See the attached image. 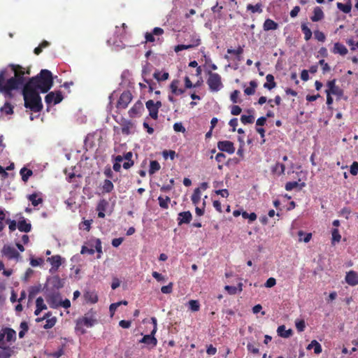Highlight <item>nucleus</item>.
I'll return each mask as SVG.
<instances>
[{
    "label": "nucleus",
    "mask_w": 358,
    "mask_h": 358,
    "mask_svg": "<svg viewBox=\"0 0 358 358\" xmlns=\"http://www.w3.org/2000/svg\"><path fill=\"white\" fill-rule=\"evenodd\" d=\"M1 253L3 256H5L8 259H15L19 261L21 256L20 254L12 246L9 245H4Z\"/></svg>",
    "instance_id": "10"
},
{
    "label": "nucleus",
    "mask_w": 358,
    "mask_h": 358,
    "mask_svg": "<svg viewBox=\"0 0 358 358\" xmlns=\"http://www.w3.org/2000/svg\"><path fill=\"white\" fill-rule=\"evenodd\" d=\"M192 218V213L189 211L181 212L178 214V224L181 225L182 224H189Z\"/></svg>",
    "instance_id": "18"
},
{
    "label": "nucleus",
    "mask_w": 358,
    "mask_h": 358,
    "mask_svg": "<svg viewBox=\"0 0 358 358\" xmlns=\"http://www.w3.org/2000/svg\"><path fill=\"white\" fill-rule=\"evenodd\" d=\"M86 301L91 303H95L98 301V296L95 292L88 291L84 294Z\"/></svg>",
    "instance_id": "30"
},
{
    "label": "nucleus",
    "mask_w": 358,
    "mask_h": 358,
    "mask_svg": "<svg viewBox=\"0 0 358 358\" xmlns=\"http://www.w3.org/2000/svg\"><path fill=\"white\" fill-rule=\"evenodd\" d=\"M266 83L264 84V87L271 90L275 87L276 83L275 82L274 76L272 74H268L266 76Z\"/></svg>",
    "instance_id": "29"
},
{
    "label": "nucleus",
    "mask_w": 358,
    "mask_h": 358,
    "mask_svg": "<svg viewBox=\"0 0 358 358\" xmlns=\"http://www.w3.org/2000/svg\"><path fill=\"white\" fill-rule=\"evenodd\" d=\"M312 348L314 349V352L317 355L321 353L322 351L321 345L316 340L312 341L307 347L308 350H310Z\"/></svg>",
    "instance_id": "34"
},
{
    "label": "nucleus",
    "mask_w": 358,
    "mask_h": 358,
    "mask_svg": "<svg viewBox=\"0 0 358 358\" xmlns=\"http://www.w3.org/2000/svg\"><path fill=\"white\" fill-rule=\"evenodd\" d=\"M208 78L207 84L211 92H215L220 91L223 87L222 78L217 73H213L211 71H208Z\"/></svg>",
    "instance_id": "5"
},
{
    "label": "nucleus",
    "mask_w": 358,
    "mask_h": 358,
    "mask_svg": "<svg viewBox=\"0 0 358 358\" xmlns=\"http://www.w3.org/2000/svg\"><path fill=\"white\" fill-rule=\"evenodd\" d=\"M47 262L50 263L55 271H57L62 264V257L59 255H54L48 257Z\"/></svg>",
    "instance_id": "24"
},
{
    "label": "nucleus",
    "mask_w": 358,
    "mask_h": 358,
    "mask_svg": "<svg viewBox=\"0 0 358 358\" xmlns=\"http://www.w3.org/2000/svg\"><path fill=\"white\" fill-rule=\"evenodd\" d=\"M196 44H194V45H184V44H180V45H176L175 48H174V50L176 52H178L180 51H182V50H188V49H191V48H194V45Z\"/></svg>",
    "instance_id": "53"
},
{
    "label": "nucleus",
    "mask_w": 358,
    "mask_h": 358,
    "mask_svg": "<svg viewBox=\"0 0 358 358\" xmlns=\"http://www.w3.org/2000/svg\"><path fill=\"white\" fill-rule=\"evenodd\" d=\"M161 166L159 163L156 160H152L150 163L149 174L153 175L155 173L160 169Z\"/></svg>",
    "instance_id": "44"
},
{
    "label": "nucleus",
    "mask_w": 358,
    "mask_h": 358,
    "mask_svg": "<svg viewBox=\"0 0 358 358\" xmlns=\"http://www.w3.org/2000/svg\"><path fill=\"white\" fill-rule=\"evenodd\" d=\"M164 33V31L162 28L160 27H155L150 32H145V41L142 42V43H161L162 40H160V36H162Z\"/></svg>",
    "instance_id": "8"
},
{
    "label": "nucleus",
    "mask_w": 358,
    "mask_h": 358,
    "mask_svg": "<svg viewBox=\"0 0 358 358\" xmlns=\"http://www.w3.org/2000/svg\"><path fill=\"white\" fill-rule=\"evenodd\" d=\"M242 217L244 219H249L250 222L255 221L257 219V215L255 213H248L246 211H243L242 213Z\"/></svg>",
    "instance_id": "55"
},
{
    "label": "nucleus",
    "mask_w": 358,
    "mask_h": 358,
    "mask_svg": "<svg viewBox=\"0 0 358 358\" xmlns=\"http://www.w3.org/2000/svg\"><path fill=\"white\" fill-rule=\"evenodd\" d=\"M241 121L244 124H252L255 121V117L252 115H242L241 117Z\"/></svg>",
    "instance_id": "49"
},
{
    "label": "nucleus",
    "mask_w": 358,
    "mask_h": 358,
    "mask_svg": "<svg viewBox=\"0 0 358 358\" xmlns=\"http://www.w3.org/2000/svg\"><path fill=\"white\" fill-rule=\"evenodd\" d=\"M17 229L22 232H29L31 229V224L26 221L24 218L17 223Z\"/></svg>",
    "instance_id": "26"
},
{
    "label": "nucleus",
    "mask_w": 358,
    "mask_h": 358,
    "mask_svg": "<svg viewBox=\"0 0 358 358\" xmlns=\"http://www.w3.org/2000/svg\"><path fill=\"white\" fill-rule=\"evenodd\" d=\"M113 188L114 185L110 180L106 179L103 181V184L101 187L103 193H110L113 191Z\"/></svg>",
    "instance_id": "35"
},
{
    "label": "nucleus",
    "mask_w": 358,
    "mask_h": 358,
    "mask_svg": "<svg viewBox=\"0 0 358 358\" xmlns=\"http://www.w3.org/2000/svg\"><path fill=\"white\" fill-rule=\"evenodd\" d=\"M173 282H170L169 285L162 286L161 291L164 294H171L173 291Z\"/></svg>",
    "instance_id": "59"
},
{
    "label": "nucleus",
    "mask_w": 358,
    "mask_h": 358,
    "mask_svg": "<svg viewBox=\"0 0 358 358\" xmlns=\"http://www.w3.org/2000/svg\"><path fill=\"white\" fill-rule=\"evenodd\" d=\"M95 252V250L93 248H89L85 245L82 246L80 253L82 255L85 254H89V255H94Z\"/></svg>",
    "instance_id": "60"
},
{
    "label": "nucleus",
    "mask_w": 358,
    "mask_h": 358,
    "mask_svg": "<svg viewBox=\"0 0 358 358\" xmlns=\"http://www.w3.org/2000/svg\"><path fill=\"white\" fill-rule=\"evenodd\" d=\"M191 200L194 205H197L201 200V189L199 187L196 188L191 196Z\"/></svg>",
    "instance_id": "41"
},
{
    "label": "nucleus",
    "mask_w": 358,
    "mask_h": 358,
    "mask_svg": "<svg viewBox=\"0 0 358 358\" xmlns=\"http://www.w3.org/2000/svg\"><path fill=\"white\" fill-rule=\"evenodd\" d=\"M243 52V48L242 46L239 45L237 49L233 50V49H227V53L228 54H233L236 55V56H240Z\"/></svg>",
    "instance_id": "57"
},
{
    "label": "nucleus",
    "mask_w": 358,
    "mask_h": 358,
    "mask_svg": "<svg viewBox=\"0 0 358 358\" xmlns=\"http://www.w3.org/2000/svg\"><path fill=\"white\" fill-rule=\"evenodd\" d=\"M96 322V320L95 318V313L91 310L88 313H87L82 318H79L77 320L76 323V329H81L82 326H85L86 327H92Z\"/></svg>",
    "instance_id": "7"
},
{
    "label": "nucleus",
    "mask_w": 358,
    "mask_h": 358,
    "mask_svg": "<svg viewBox=\"0 0 358 358\" xmlns=\"http://www.w3.org/2000/svg\"><path fill=\"white\" fill-rule=\"evenodd\" d=\"M56 322H57V318L55 317H52L46 319L45 324L43 327L44 329H51L52 327H53L55 325Z\"/></svg>",
    "instance_id": "51"
},
{
    "label": "nucleus",
    "mask_w": 358,
    "mask_h": 358,
    "mask_svg": "<svg viewBox=\"0 0 358 358\" xmlns=\"http://www.w3.org/2000/svg\"><path fill=\"white\" fill-rule=\"evenodd\" d=\"M6 342H15L16 341V331L9 327H3L0 330V348L6 346Z\"/></svg>",
    "instance_id": "6"
},
{
    "label": "nucleus",
    "mask_w": 358,
    "mask_h": 358,
    "mask_svg": "<svg viewBox=\"0 0 358 358\" xmlns=\"http://www.w3.org/2000/svg\"><path fill=\"white\" fill-rule=\"evenodd\" d=\"M350 173L352 176H357L358 173V162H352V165L350 166Z\"/></svg>",
    "instance_id": "61"
},
{
    "label": "nucleus",
    "mask_w": 358,
    "mask_h": 358,
    "mask_svg": "<svg viewBox=\"0 0 358 358\" xmlns=\"http://www.w3.org/2000/svg\"><path fill=\"white\" fill-rule=\"evenodd\" d=\"M132 94L130 91H124L117 100L116 107L118 109H125L132 100Z\"/></svg>",
    "instance_id": "9"
},
{
    "label": "nucleus",
    "mask_w": 358,
    "mask_h": 358,
    "mask_svg": "<svg viewBox=\"0 0 358 358\" xmlns=\"http://www.w3.org/2000/svg\"><path fill=\"white\" fill-rule=\"evenodd\" d=\"M153 77L159 82L164 81L169 79V73L168 72H164L162 73L159 70H156L153 73Z\"/></svg>",
    "instance_id": "33"
},
{
    "label": "nucleus",
    "mask_w": 358,
    "mask_h": 358,
    "mask_svg": "<svg viewBox=\"0 0 358 358\" xmlns=\"http://www.w3.org/2000/svg\"><path fill=\"white\" fill-rule=\"evenodd\" d=\"M43 262V259L41 257L36 259L31 258L30 259V264L34 267L40 266Z\"/></svg>",
    "instance_id": "62"
},
{
    "label": "nucleus",
    "mask_w": 358,
    "mask_h": 358,
    "mask_svg": "<svg viewBox=\"0 0 358 358\" xmlns=\"http://www.w3.org/2000/svg\"><path fill=\"white\" fill-rule=\"evenodd\" d=\"M90 243L91 246L94 247V250L98 253L97 258H101L103 253L101 241L99 238H92L90 240Z\"/></svg>",
    "instance_id": "22"
},
{
    "label": "nucleus",
    "mask_w": 358,
    "mask_h": 358,
    "mask_svg": "<svg viewBox=\"0 0 358 358\" xmlns=\"http://www.w3.org/2000/svg\"><path fill=\"white\" fill-rule=\"evenodd\" d=\"M328 89L326 90V93L329 94H334L337 96H341L343 94V90L339 87L336 85V80H329L327 83Z\"/></svg>",
    "instance_id": "15"
},
{
    "label": "nucleus",
    "mask_w": 358,
    "mask_h": 358,
    "mask_svg": "<svg viewBox=\"0 0 358 358\" xmlns=\"http://www.w3.org/2000/svg\"><path fill=\"white\" fill-rule=\"evenodd\" d=\"M336 6L337 8L341 11H343L344 13H349L352 9V4L350 1L346 3L338 2L336 3Z\"/></svg>",
    "instance_id": "36"
},
{
    "label": "nucleus",
    "mask_w": 358,
    "mask_h": 358,
    "mask_svg": "<svg viewBox=\"0 0 358 358\" xmlns=\"http://www.w3.org/2000/svg\"><path fill=\"white\" fill-rule=\"evenodd\" d=\"M247 10H250L252 13H261L263 11L262 4V3H257L255 6H253L252 4H248L247 6Z\"/></svg>",
    "instance_id": "42"
},
{
    "label": "nucleus",
    "mask_w": 358,
    "mask_h": 358,
    "mask_svg": "<svg viewBox=\"0 0 358 358\" xmlns=\"http://www.w3.org/2000/svg\"><path fill=\"white\" fill-rule=\"evenodd\" d=\"M20 174L23 182H27L30 176L33 175V171L26 167H23L20 171Z\"/></svg>",
    "instance_id": "32"
},
{
    "label": "nucleus",
    "mask_w": 358,
    "mask_h": 358,
    "mask_svg": "<svg viewBox=\"0 0 358 358\" xmlns=\"http://www.w3.org/2000/svg\"><path fill=\"white\" fill-rule=\"evenodd\" d=\"M277 333L279 336L287 338L292 336V330L291 329L286 330L285 325H280L278 327Z\"/></svg>",
    "instance_id": "28"
},
{
    "label": "nucleus",
    "mask_w": 358,
    "mask_h": 358,
    "mask_svg": "<svg viewBox=\"0 0 358 358\" xmlns=\"http://www.w3.org/2000/svg\"><path fill=\"white\" fill-rule=\"evenodd\" d=\"M22 95L24 101V107L34 113H38L43 109V103L39 92L24 86Z\"/></svg>",
    "instance_id": "2"
},
{
    "label": "nucleus",
    "mask_w": 358,
    "mask_h": 358,
    "mask_svg": "<svg viewBox=\"0 0 358 358\" xmlns=\"http://www.w3.org/2000/svg\"><path fill=\"white\" fill-rule=\"evenodd\" d=\"M1 111L6 115H12L14 113L13 106L9 102H6L1 108Z\"/></svg>",
    "instance_id": "46"
},
{
    "label": "nucleus",
    "mask_w": 358,
    "mask_h": 358,
    "mask_svg": "<svg viewBox=\"0 0 358 358\" xmlns=\"http://www.w3.org/2000/svg\"><path fill=\"white\" fill-rule=\"evenodd\" d=\"M52 85V73L49 70L42 69L37 76L29 78L24 86L41 93H46Z\"/></svg>",
    "instance_id": "1"
},
{
    "label": "nucleus",
    "mask_w": 358,
    "mask_h": 358,
    "mask_svg": "<svg viewBox=\"0 0 358 358\" xmlns=\"http://www.w3.org/2000/svg\"><path fill=\"white\" fill-rule=\"evenodd\" d=\"M345 280L350 286H355L358 285V273L355 271H350L347 272Z\"/></svg>",
    "instance_id": "16"
},
{
    "label": "nucleus",
    "mask_w": 358,
    "mask_h": 358,
    "mask_svg": "<svg viewBox=\"0 0 358 358\" xmlns=\"http://www.w3.org/2000/svg\"><path fill=\"white\" fill-rule=\"evenodd\" d=\"M1 350H0V358H9L12 355V350L8 346H3V348H0Z\"/></svg>",
    "instance_id": "43"
},
{
    "label": "nucleus",
    "mask_w": 358,
    "mask_h": 358,
    "mask_svg": "<svg viewBox=\"0 0 358 358\" xmlns=\"http://www.w3.org/2000/svg\"><path fill=\"white\" fill-rule=\"evenodd\" d=\"M46 300L52 308H57L60 306L61 296L59 293H53L48 295Z\"/></svg>",
    "instance_id": "14"
},
{
    "label": "nucleus",
    "mask_w": 358,
    "mask_h": 358,
    "mask_svg": "<svg viewBox=\"0 0 358 358\" xmlns=\"http://www.w3.org/2000/svg\"><path fill=\"white\" fill-rule=\"evenodd\" d=\"M278 28V24L271 19H266L263 24L264 31L275 30Z\"/></svg>",
    "instance_id": "25"
},
{
    "label": "nucleus",
    "mask_w": 358,
    "mask_h": 358,
    "mask_svg": "<svg viewBox=\"0 0 358 358\" xmlns=\"http://www.w3.org/2000/svg\"><path fill=\"white\" fill-rule=\"evenodd\" d=\"M10 73L8 69H4L0 71V93L6 99L13 97L14 82L10 78Z\"/></svg>",
    "instance_id": "4"
},
{
    "label": "nucleus",
    "mask_w": 358,
    "mask_h": 358,
    "mask_svg": "<svg viewBox=\"0 0 358 358\" xmlns=\"http://www.w3.org/2000/svg\"><path fill=\"white\" fill-rule=\"evenodd\" d=\"M189 308L192 312H197L200 310V303L198 300H190L188 302Z\"/></svg>",
    "instance_id": "48"
},
{
    "label": "nucleus",
    "mask_w": 358,
    "mask_h": 358,
    "mask_svg": "<svg viewBox=\"0 0 358 358\" xmlns=\"http://www.w3.org/2000/svg\"><path fill=\"white\" fill-rule=\"evenodd\" d=\"M180 82L179 80L175 79L173 80L170 84V90L173 94L174 95H181L185 92V90L182 88H180L179 85Z\"/></svg>",
    "instance_id": "19"
},
{
    "label": "nucleus",
    "mask_w": 358,
    "mask_h": 358,
    "mask_svg": "<svg viewBox=\"0 0 358 358\" xmlns=\"http://www.w3.org/2000/svg\"><path fill=\"white\" fill-rule=\"evenodd\" d=\"M6 222L8 224V228L10 231H15L16 227H17V224L15 220L8 219L6 220Z\"/></svg>",
    "instance_id": "63"
},
{
    "label": "nucleus",
    "mask_w": 358,
    "mask_h": 358,
    "mask_svg": "<svg viewBox=\"0 0 358 358\" xmlns=\"http://www.w3.org/2000/svg\"><path fill=\"white\" fill-rule=\"evenodd\" d=\"M301 27V31L304 34V39L306 41H309L311 38L313 34L310 29L308 27V25L306 23H303Z\"/></svg>",
    "instance_id": "38"
},
{
    "label": "nucleus",
    "mask_w": 358,
    "mask_h": 358,
    "mask_svg": "<svg viewBox=\"0 0 358 358\" xmlns=\"http://www.w3.org/2000/svg\"><path fill=\"white\" fill-rule=\"evenodd\" d=\"M122 133L124 135H129L131 134V129L133 127V124L129 120H124L121 124Z\"/></svg>",
    "instance_id": "31"
},
{
    "label": "nucleus",
    "mask_w": 358,
    "mask_h": 358,
    "mask_svg": "<svg viewBox=\"0 0 358 358\" xmlns=\"http://www.w3.org/2000/svg\"><path fill=\"white\" fill-rule=\"evenodd\" d=\"M145 108L143 102L138 100L134 104V106L128 111L129 116L131 118L140 117L141 116Z\"/></svg>",
    "instance_id": "11"
},
{
    "label": "nucleus",
    "mask_w": 358,
    "mask_h": 358,
    "mask_svg": "<svg viewBox=\"0 0 358 358\" xmlns=\"http://www.w3.org/2000/svg\"><path fill=\"white\" fill-rule=\"evenodd\" d=\"M6 69H9L10 73V78L14 82V90H18L22 86L24 87L25 83V74H30L29 69L24 71V69L19 64H10Z\"/></svg>",
    "instance_id": "3"
},
{
    "label": "nucleus",
    "mask_w": 358,
    "mask_h": 358,
    "mask_svg": "<svg viewBox=\"0 0 358 358\" xmlns=\"http://www.w3.org/2000/svg\"><path fill=\"white\" fill-rule=\"evenodd\" d=\"M250 87L245 88L244 90V92L247 95H252L255 92V89L257 87V84L256 81L252 80L250 82Z\"/></svg>",
    "instance_id": "45"
},
{
    "label": "nucleus",
    "mask_w": 358,
    "mask_h": 358,
    "mask_svg": "<svg viewBox=\"0 0 358 358\" xmlns=\"http://www.w3.org/2000/svg\"><path fill=\"white\" fill-rule=\"evenodd\" d=\"M36 306L37 308H39L42 310L47 309V306L44 303L43 299L41 296L36 299Z\"/></svg>",
    "instance_id": "56"
},
{
    "label": "nucleus",
    "mask_w": 358,
    "mask_h": 358,
    "mask_svg": "<svg viewBox=\"0 0 358 358\" xmlns=\"http://www.w3.org/2000/svg\"><path fill=\"white\" fill-rule=\"evenodd\" d=\"M217 148L221 152H225L229 154H233L235 152L234 143L229 141H221L217 143Z\"/></svg>",
    "instance_id": "13"
},
{
    "label": "nucleus",
    "mask_w": 358,
    "mask_h": 358,
    "mask_svg": "<svg viewBox=\"0 0 358 358\" xmlns=\"http://www.w3.org/2000/svg\"><path fill=\"white\" fill-rule=\"evenodd\" d=\"M159 201V206L163 209H168L169 208V203L171 201V199L166 196L165 197H163L162 196H159L158 197Z\"/></svg>",
    "instance_id": "40"
},
{
    "label": "nucleus",
    "mask_w": 358,
    "mask_h": 358,
    "mask_svg": "<svg viewBox=\"0 0 358 358\" xmlns=\"http://www.w3.org/2000/svg\"><path fill=\"white\" fill-rule=\"evenodd\" d=\"M147 109L149 111V115L153 120H157L159 110L154 105V101L152 99L148 100L145 103Z\"/></svg>",
    "instance_id": "17"
},
{
    "label": "nucleus",
    "mask_w": 358,
    "mask_h": 358,
    "mask_svg": "<svg viewBox=\"0 0 358 358\" xmlns=\"http://www.w3.org/2000/svg\"><path fill=\"white\" fill-rule=\"evenodd\" d=\"M324 17V12L322 8L319 6H316L313 10V15L310 19L313 22H319Z\"/></svg>",
    "instance_id": "23"
},
{
    "label": "nucleus",
    "mask_w": 358,
    "mask_h": 358,
    "mask_svg": "<svg viewBox=\"0 0 358 358\" xmlns=\"http://www.w3.org/2000/svg\"><path fill=\"white\" fill-rule=\"evenodd\" d=\"M173 129L176 132L185 133L186 131L185 128L182 125V122H176L173 124Z\"/></svg>",
    "instance_id": "58"
},
{
    "label": "nucleus",
    "mask_w": 358,
    "mask_h": 358,
    "mask_svg": "<svg viewBox=\"0 0 358 358\" xmlns=\"http://www.w3.org/2000/svg\"><path fill=\"white\" fill-rule=\"evenodd\" d=\"M305 182L299 183L297 181L287 182L285 184V189L287 191H292L293 189L296 187H300L301 189L303 187H305Z\"/></svg>",
    "instance_id": "37"
},
{
    "label": "nucleus",
    "mask_w": 358,
    "mask_h": 358,
    "mask_svg": "<svg viewBox=\"0 0 358 358\" xmlns=\"http://www.w3.org/2000/svg\"><path fill=\"white\" fill-rule=\"evenodd\" d=\"M332 243H338L341 241V236L338 229H333L331 231Z\"/></svg>",
    "instance_id": "50"
},
{
    "label": "nucleus",
    "mask_w": 358,
    "mask_h": 358,
    "mask_svg": "<svg viewBox=\"0 0 358 358\" xmlns=\"http://www.w3.org/2000/svg\"><path fill=\"white\" fill-rule=\"evenodd\" d=\"M332 52L334 54H339L342 56H345V55L348 54V50L343 44L337 42L334 43V48L332 49Z\"/></svg>",
    "instance_id": "20"
},
{
    "label": "nucleus",
    "mask_w": 358,
    "mask_h": 358,
    "mask_svg": "<svg viewBox=\"0 0 358 358\" xmlns=\"http://www.w3.org/2000/svg\"><path fill=\"white\" fill-rule=\"evenodd\" d=\"M28 199L31 202L34 206H37L38 204L43 202V199L38 197L36 193L31 194L28 196Z\"/></svg>",
    "instance_id": "39"
},
{
    "label": "nucleus",
    "mask_w": 358,
    "mask_h": 358,
    "mask_svg": "<svg viewBox=\"0 0 358 358\" xmlns=\"http://www.w3.org/2000/svg\"><path fill=\"white\" fill-rule=\"evenodd\" d=\"M298 236L299 237V241H303L305 243H308L312 238L311 233H304L303 231H299L298 232Z\"/></svg>",
    "instance_id": "47"
},
{
    "label": "nucleus",
    "mask_w": 358,
    "mask_h": 358,
    "mask_svg": "<svg viewBox=\"0 0 358 358\" xmlns=\"http://www.w3.org/2000/svg\"><path fill=\"white\" fill-rule=\"evenodd\" d=\"M63 99V96L60 91L57 92L56 93L51 92L48 93L45 97V103L48 105L51 103L57 104L60 103Z\"/></svg>",
    "instance_id": "12"
},
{
    "label": "nucleus",
    "mask_w": 358,
    "mask_h": 358,
    "mask_svg": "<svg viewBox=\"0 0 358 358\" xmlns=\"http://www.w3.org/2000/svg\"><path fill=\"white\" fill-rule=\"evenodd\" d=\"M314 36L315 38L320 42H324L326 40L325 34L320 30H316L314 31Z\"/></svg>",
    "instance_id": "54"
},
{
    "label": "nucleus",
    "mask_w": 358,
    "mask_h": 358,
    "mask_svg": "<svg viewBox=\"0 0 358 358\" xmlns=\"http://www.w3.org/2000/svg\"><path fill=\"white\" fill-rule=\"evenodd\" d=\"M242 111L241 108L238 105H233L231 108V113L233 115H238Z\"/></svg>",
    "instance_id": "64"
},
{
    "label": "nucleus",
    "mask_w": 358,
    "mask_h": 358,
    "mask_svg": "<svg viewBox=\"0 0 358 358\" xmlns=\"http://www.w3.org/2000/svg\"><path fill=\"white\" fill-rule=\"evenodd\" d=\"M127 26L126 25L125 23H122L120 27H115V35L120 41L125 38L127 35Z\"/></svg>",
    "instance_id": "21"
},
{
    "label": "nucleus",
    "mask_w": 358,
    "mask_h": 358,
    "mask_svg": "<svg viewBox=\"0 0 358 358\" xmlns=\"http://www.w3.org/2000/svg\"><path fill=\"white\" fill-rule=\"evenodd\" d=\"M155 334H152V333L149 335H145L141 340H140V343H143L147 345H152V346H155L157 343V341L156 338L154 336Z\"/></svg>",
    "instance_id": "27"
},
{
    "label": "nucleus",
    "mask_w": 358,
    "mask_h": 358,
    "mask_svg": "<svg viewBox=\"0 0 358 358\" xmlns=\"http://www.w3.org/2000/svg\"><path fill=\"white\" fill-rule=\"evenodd\" d=\"M240 92L237 90L233 91L230 95V99L233 103H241V100L238 99Z\"/></svg>",
    "instance_id": "52"
}]
</instances>
